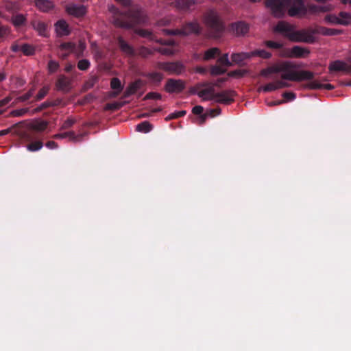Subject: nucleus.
Returning a JSON list of instances; mask_svg holds the SVG:
<instances>
[{
  "instance_id": "58836bf2",
  "label": "nucleus",
  "mask_w": 351,
  "mask_h": 351,
  "mask_svg": "<svg viewBox=\"0 0 351 351\" xmlns=\"http://www.w3.org/2000/svg\"><path fill=\"white\" fill-rule=\"evenodd\" d=\"M21 51L25 56H32L34 53V48L29 44H23L21 46Z\"/></svg>"
},
{
  "instance_id": "69168bd1",
  "label": "nucleus",
  "mask_w": 351,
  "mask_h": 351,
  "mask_svg": "<svg viewBox=\"0 0 351 351\" xmlns=\"http://www.w3.org/2000/svg\"><path fill=\"white\" fill-rule=\"evenodd\" d=\"M45 146L49 148V149H56L58 148V145L57 144V143H56L55 141H48L46 144H45Z\"/></svg>"
},
{
  "instance_id": "c03bdc74",
  "label": "nucleus",
  "mask_w": 351,
  "mask_h": 351,
  "mask_svg": "<svg viewBox=\"0 0 351 351\" xmlns=\"http://www.w3.org/2000/svg\"><path fill=\"white\" fill-rule=\"evenodd\" d=\"M60 65L59 63L54 60H50L48 62V70L50 73H53L57 71Z\"/></svg>"
},
{
  "instance_id": "f704fd0d",
  "label": "nucleus",
  "mask_w": 351,
  "mask_h": 351,
  "mask_svg": "<svg viewBox=\"0 0 351 351\" xmlns=\"http://www.w3.org/2000/svg\"><path fill=\"white\" fill-rule=\"evenodd\" d=\"M339 21H344L345 23H340V25H347L351 21V14L346 12H340L339 14Z\"/></svg>"
},
{
  "instance_id": "20e7f679",
  "label": "nucleus",
  "mask_w": 351,
  "mask_h": 351,
  "mask_svg": "<svg viewBox=\"0 0 351 351\" xmlns=\"http://www.w3.org/2000/svg\"><path fill=\"white\" fill-rule=\"evenodd\" d=\"M274 32L282 34L293 42H312L311 36L306 34V29L295 30V26L284 21H279L274 29Z\"/></svg>"
},
{
  "instance_id": "473e14b6",
  "label": "nucleus",
  "mask_w": 351,
  "mask_h": 351,
  "mask_svg": "<svg viewBox=\"0 0 351 351\" xmlns=\"http://www.w3.org/2000/svg\"><path fill=\"white\" fill-rule=\"evenodd\" d=\"M152 125L148 121H143L136 125V130L141 132H149Z\"/></svg>"
},
{
  "instance_id": "b1692460",
  "label": "nucleus",
  "mask_w": 351,
  "mask_h": 351,
  "mask_svg": "<svg viewBox=\"0 0 351 351\" xmlns=\"http://www.w3.org/2000/svg\"><path fill=\"white\" fill-rule=\"evenodd\" d=\"M70 82L64 75H60L56 83V86L58 90L67 92L69 90Z\"/></svg>"
},
{
  "instance_id": "393cba45",
  "label": "nucleus",
  "mask_w": 351,
  "mask_h": 351,
  "mask_svg": "<svg viewBox=\"0 0 351 351\" xmlns=\"http://www.w3.org/2000/svg\"><path fill=\"white\" fill-rule=\"evenodd\" d=\"M250 58H252L251 52L234 53L231 56L232 62L237 64H241L243 61Z\"/></svg>"
},
{
  "instance_id": "f03ea898",
  "label": "nucleus",
  "mask_w": 351,
  "mask_h": 351,
  "mask_svg": "<svg viewBox=\"0 0 351 351\" xmlns=\"http://www.w3.org/2000/svg\"><path fill=\"white\" fill-rule=\"evenodd\" d=\"M265 4L276 18L283 17L287 10L291 17L304 16L307 12L304 0H265Z\"/></svg>"
},
{
  "instance_id": "dca6fc26",
  "label": "nucleus",
  "mask_w": 351,
  "mask_h": 351,
  "mask_svg": "<svg viewBox=\"0 0 351 351\" xmlns=\"http://www.w3.org/2000/svg\"><path fill=\"white\" fill-rule=\"evenodd\" d=\"M85 134H75L73 131L65 132L63 133H59L54 134L52 137L55 139H62L69 138L70 141L73 142H80L82 141V138Z\"/></svg>"
},
{
  "instance_id": "f8f14e48",
  "label": "nucleus",
  "mask_w": 351,
  "mask_h": 351,
  "mask_svg": "<svg viewBox=\"0 0 351 351\" xmlns=\"http://www.w3.org/2000/svg\"><path fill=\"white\" fill-rule=\"evenodd\" d=\"M236 92L232 90H225L219 93H217L214 95L213 101L216 103L223 104H230L234 101V97L236 96Z\"/></svg>"
},
{
  "instance_id": "aec40b11",
  "label": "nucleus",
  "mask_w": 351,
  "mask_h": 351,
  "mask_svg": "<svg viewBox=\"0 0 351 351\" xmlns=\"http://www.w3.org/2000/svg\"><path fill=\"white\" fill-rule=\"evenodd\" d=\"M143 86V82L141 79H138L134 82L130 83L127 87L124 97H128L132 95L135 94L138 90H140Z\"/></svg>"
},
{
  "instance_id": "a211bd4d",
  "label": "nucleus",
  "mask_w": 351,
  "mask_h": 351,
  "mask_svg": "<svg viewBox=\"0 0 351 351\" xmlns=\"http://www.w3.org/2000/svg\"><path fill=\"white\" fill-rule=\"evenodd\" d=\"M56 32L59 36H68L71 33L68 23L64 20H59L55 23Z\"/></svg>"
},
{
  "instance_id": "a18cd8bd",
  "label": "nucleus",
  "mask_w": 351,
  "mask_h": 351,
  "mask_svg": "<svg viewBox=\"0 0 351 351\" xmlns=\"http://www.w3.org/2000/svg\"><path fill=\"white\" fill-rule=\"evenodd\" d=\"M76 121L73 118H68L66 120H65L62 125H61V130H67L71 128L75 123Z\"/></svg>"
},
{
  "instance_id": "f3484780",
  "label": "nucleus",
  "mask_w": 351,
  "mask_h": 351,
  "mask_svg": "<svg viewBox=\"0 0 351 351\" xmlns=\"http://www.w3.org/2000/svg\"><path fill=\"white\" fill-rule=\"evenodd\" d=\"M66 12L75 17H82L86 14V8L82 5L71 4L66 7Z\"/></svg>"
},
{
  "instance_id": "ea45409f",
  "label": "nucleus",
  "mask_w": 351,
  "mask_h": 351,
  "mask_svg": "<svg viewBox=\"0 0 351 351\" xmlns=\"http://www.w3.org/2000/svg\"><path fill=\"white\" fill-rule=\"evenodd\" d=\"M278 90L276 82H271L267 84L265 86L260 87L258 91L263 90L264 92H271Z\"/></svg>"
},
{
  "instance_id": "6e6d98bb",
  "label": "nucleus",
  "mask_w": 351,
  "mask_h": 351,
  "mask_svg": "<svg viewBox=\"0 0 351 351\" xmlns=\"http://www.w3.org/2000/svg\"><path fill=\"white\" fill-rule=\"evenodd\" d=\"M49 107H51V104H50V101H46L43 103H42L38 107H37L36 109H35V111L36 112H40L43 110H45V109H47Z\"/></svg>"
},
{
  "instance_id": "2f4dec72",
  "label": "nucleus",
  "mask_w": 351,
  "mask_h": 351,
  "mask_svg": "<svg viewBox=\"0 0 351 351\" xmlns=\"http://www.w3.org/2000/svg\"><path fill=\"white\" fill-rule=\"evenodd\" d=\"M252 57L259 56L263 59H269L271 57V53L264 49H256L251 52Z\"/></svg>"
},
{
  "instance_id": "774afa93",
  "label": "nucleus",
  "mask_w": 351,
  "mask_h": 351,
  "mask_svg": "<svg viewBox=\"0 0 351 351\" xmlns=\"http://www.w3.org/2000/svg\"><path fill=\"white\" fill-rule=\"evenodd\" d=\"M12 100V97H6L2 100L0 101V108L6 106L10 103V101Z\"/></svg>"
},
{
  "instance_id": "0e129e2a",
  "label": "nucleus",
  "mask_w": 351,
  "mask_h": 351,
  "mask_svg": "<svg viewBox=\"0 0 351 351\" xmlns=\"http://www.w3.org/2000/svg\"><path fill=\"white\" fill-rule=\"evenodd\" d=\"M308 9L311 13H319V5L311 4L308 5Z\"/></svg>"
},
{
  "instance_id": "680f3d73",
  "label": "nucleus",
  "mask_w": 351,
  "mask_h": 351,
  "mask_svg": "<svg viewBox=\"0 0 351 351\" xmlns=\"http://www.w3.org/2000/svg\"><path fill=\"white\" fill-rule=\"evenodd\" d=\"M220 113H221V109L219 108H215V109H210L208 111V114L211 117H214L215 116L220 114Z\"/></svg>"
},
{
  "instance_id": "6ab92c4d",
  "label": "nucleus",
  "mask_w": 351,
  "mask_h": 351,
  "mask_svg": "<svg viewBox=\"0 0 351 351\" xmlns=\"http://www.w3.org/2000/svg\"><path fill=\"white\" fill-rule=\"evenodd\" d=\"M198 0H177L176 5L183 11H189L194 8V6L199 3Z\"/></svg>"
},
{
  "instance_id": "37998d69",
  "label": "nucleus",
  "mask_w": 351,
  "mask_h": 351,
  "mask_svg": "<svg viewBox=\"0 0 351 351\" xmlns=\"http://www.w3.org/2000/svg\"><path fill=\"white\" fill-rule=\"evenodd\" d=\"M90 63L86 59L80 60L77 62V68L81 71H86L90 67Z\"/></svg>"
},
{
  "instance_id": "7c9ffc66",
  "label": "nucleus",
  "mask_w": 351,
  "mask_h": 351,
  "mask_svg": "<svg viewBox=\"0 0 351 351\" xmlns=\"http://www.w3.org/2000/svg\"><path fill=\"white\" fill-rule=\"evenodd\" d=\"M75 44L72 42L62 43L60 45V49L69 53H72L75 49Z\"/></svg>"
},
{
  "instance_id": "c85d7f7f",
  "label": "nucleus",
  "mask_w": 351,
  "mask_h": 351,
  "mask_svg": "<svg viewBox=\"0 0 351 351\" xmlns=\"http://www.w3.org/2000/svg\"><path fill=\"white\" fill-rule=\"evenodd\" d=\"M309 88H311L312 89L324 88V89H326V90H333L335 88L334 86L330 84H320L315 81L310 83Z\"/></svg>"
},
{
  "instance_id": "49530a36",
  "label": "nucleus",
  "mask_w": 351,
  "mask_h": 351,
  "mask_svg": "<svg viewBox=\"0 0 351 351\" xmlns=\"http://www.w3.org/2000/svg\"><path fill=\"white\" fill-rule=\"evenodd\" d=\"M217 62L224 66H230L232 63L230 62L228 58V53H224L220 58H218Z\"/></svg>"
},
{
  "instance_id": "5fc2aeb1",
  "label": "nucleus",
  "mask_w": 351,
  "mask_h": 351,
  "mask_svg": "<svg viewBox=\"0 0 351 351\" xmlns=\"http://www.w3.org/2000/svg\"><path fill=\"white\" fill-rule=\"evenodd\" d=\"M171 19L169 17H165L163 19H160L157 22L158 26H167L171 23Z\"/></svg>"
},
{
  "instance_id": "6e6552de",
  "label": "nucleus",
  "mask_w": 351,
  "mask_h": 351,
  "mask_svg": "<svg viewBox=\"0 0 351 351\" xmlns=\"http://www.w3.org/2000/svg\"><path fill=\"white\" fill-rule=\"evenodd\" d=\"M21 138L24 141L29 142L26 146L27 149L29 152H37L43 147L42 141L38 139L37 134L34 132H25L21 134Z\"/></svg>"
},
{
  "instance_id": "338daca9",
  "label": "nucleus",
  "mask_w": 351,
  "mask_h": 351,
  "mask_svg": "<svg viewBox=\"0 0 351 351\" xmlns=\"http://www.w3.org/2000/svg\"><path fill=\"white\" fill-rule=\"evenodd\" d=\"M278 89L289 87V84L287 82L278 80L276 82Z\"/></svg>"
},
{
  "instance_id": "72a5a7b5",
  "label": "nucleus",
  "mask_w": 351,
  "mask_h": 351,
  "mask_svg": "<svg viewBox=\"0 0 351 351\" xmlns=\"http://www.w3.org/2000/svg\"><path fill=\"white\" fill-rule=\"evenodd\" d=\"M26 21L25 17L23 14H16L13 16L12 18V22L14 26H21L23 25Z\"/></svg>"
},
{
  "instance_id": "4468645a",
  "label": "nucleus",
  "mask_w": 351,
  "mask_h": 351,
  "mask_svg": "<svg viewBox=\"0 0 351 351\" xmlns=\"http://www.w3.org/2000/svg\"><path fill=\"white\" fill-rule=\"evenodd\" d=\"M117 40L121 51L126 56L132 58L136 56V51L135 49L127 43L123 37L118 36Z\"/></svg>"
},
{
  "instance_id": "ddd939ff",
  "label": "nucleus",
  "mask_w": 351,
  "mask_h": 351,
  "mask_svg": "<svg viewBox=\"0 0 351 351\" xmlns=\"http://www.w3.org/2000/svg\"><path fill=\"white\" fill-rule=\"evenodd\" d=\"M164 88L168 93H180L185 88V84L182 80L170 78L167 80Z\"/></svg>"
},
{
  "instance_id": "0eeeda50",
  "label": "nucleus",
  "mask_w": 351,
  "mask_h": 351,
  "mask_svg": "<svg viewBox=\"0 0 351 351\" xmlns=\"http://www.w3.org/2000/svg\"><path fill=\"white\" fill-rule=\"evenodd\" d=\"M157 68L170 75H179L185 71L184 65L179 61L176 62H158Z\"/></svg>"
},
{
  "instance_id": "bb28decb",
  "label": "nucleus",
  "mask_w": 351,
  "mask_h": 351,
  "mask_svg": "<svg viewBox=\"0 0 351 351\" xmlns=\"http://www.w3.org/2000/svg\"><path fill=\"white\" fill-rule=\"evenodd\" d=\"M136 56H138L143 58H147L148 57L153 56L155 50L154 49H149L144 46H141L136 50Z\"/></svg>"
},
{
  "instance_id": "4be33fe9",
  "label": "nucleus",
  "mask_w": 351,
  "mask_h": 351,
  "mask_svg": "<svg viewBox=\"0 0 351 351\" xmlns=\"http://www.w3.org/2000/svg\"><path fill=\"white\" fill-rule=\"evenodd\" d=\"M35 5L36 8L43 12H47L54 7L53 3L49 0H36Z\"/></svg>"
},
{
  "instance_id": "c756f323",
  "label": "nucleus",
  "mask_w": 351,
  "mask_h": 351,
  "mask_svg": "<svg viewBox=\"0 0 351 351\" xmlns=\"http://www.w3.org/2000/svg\"><path fill=\"white\" fill-rule=\"evenodd\" d=\"M200 87H206L208 94L209 95L208 97H206V99L208 100H213L215 97L214 95L217 94V93L215 92V85L214 84H210L208 83H204L199 85Z\"/></svg>"
},
{
  "instance_id": "8fccbe9b",
  "label": "nucleus",
  "mask_w": 351,
  "mask_h": 351,
  "mask_svg": "<svg viewBox=\"0 0 351 351\" xmlns=\"http://www.w3.org/2000/svg\"><path fill=\"white\" fill-rule=\"evenodd\" d=\"M34 89L32 88L26 93L21 95L18 97V100L20 101H26L29 99L34 95Z\"/></svg>"
},
{
  "instance_id": "2eb2a0df",
  "label": "nucleus",
  "mask_w": 351,
  "mask_h": 351,
  "mask_svg": "<svg viewBox=\"0 0 351 351\" xmlns=\"http://www.w3.org/2000/svg\"><path fill=\"white\" fill-rule=\"evenodd\" d=\"M349 61L351 63V56L349 59ZM328 69L330 72L345 71L348 73H351V64H347L346 63L341 60H336L330 62Z\"/></svg>"
},
{
  "instance_id": "cd10ccee",
  "label": "nucleus",
  "mask_w": 351,
  "mask_h": 351,
  "mask_svg": "<svg viewBox=\"0 0 351 351\" xmlns=\"http://www.w3.org/2000/svg\"><path fill=\"white\" fill-rule=\"evenodd\" d=\"M221 51L217 47H213L208 49L205 51L204 59L205 60H208L214 58L216 56H219Z\"/></svg>"
},
{
  "instance_id": "603ef678",
  "label": "nucleus",
  "mask_w": 351,
  "mask_h": 351,
  "mask_svg": "<svg viewBox=\"0 0 351 351\" xmlns=\"http://www.w3.org/2000/svg\"><path fill=\"white\" fill-rule=\"evenodd\" d=\"M161 98L162 95L160 93L155 92H149L145 96L143 99H160Z\"/></svg>"
},
{
  "instance_id": "412c9836",
  "label": "nucleus",
  "mask_w": 351,
  "mask_h": 351,
  "mask_svg": "<svg viewBox=\"0 0 351 351\" xmlns=\"http://www.w3.org/2000/svg\"><path fill=\"white\" fill-rule=\"evenodd\" d=\"M33 28L38 33V34L43 37L48 36V26L47 25L40 21H34L32 22Z\"/></svg>"
},
{
  "instance_id": "052dcab7",
  "label": "nucleus",
  "mask_w": 351,
  "mask_h": 351,
  "mask_svg": "<svg viewBox=\"0 0 351 351\" xmlns=\"http://www.w3.org/2000/svg\"><path fill=\"white\" fill-rule=\"evenodd\" d=\"M204 111V108L202 106H195L192 109V112L195 114L201 115Z\"/></svg>"
},
{
  "instance_id": "de8ad7c7",
  "label": "nucleus",
  "mask_w": 351,
  "mask_h": 351,
  "mask_svg": "<svg viewBox=\"0 0 351 351\" xmlns=\"http://www.w3.org/2000/svg\"><path fill=\"white\" fill-rule=\"evenodd\" d=\"M49 88L47 86L43 87L38 93L36 96V100L40 101L43 99L48 93Z\"/></svg>"
},
{
  "instance_id": "39448f33",
  "label": "nucleus",
  "mask_w": 351,
  "mask_h": 351,
  "mask_svg": "<svg viewBox=\"0 0 351 351\" xmlns=\"http://www.w3.org/2000/svg\"><path fill=\"white\" fill-rule=\"evenodd\" d=\"M204 25L213 38H219L224 31V24L218 12L214 10L206 11L202 17Z\"/></svg>"
},
{
  "instance_id": "a19ab883",
  "label": "nucleus",
  "mask_w": 351,
  "mask_h": 351,
  "mask_svg": "<svg viewBox=\"0 0 351 351\" xmlns=\"http://www.w3.org/2000/svg\"><path fill=\"white\" fill-rule=\"evenodd\" d=\"M186 114V110H180L178 112H175L173 113L169 114L166 118V121H170L172 119H178L180 117H184Z\"/></svg>"
},
{
  "instance_id": "09e8293b",
  "label": "nucleus",
  "mask_w": 351,
  "mask_h": 351,
  "mask_svg": "<svg viewBox=\"0 0 351 351\" xmlns=\"http://www.w3.org/2000/svg\"><path fill=\"white\" fill-rule=\"evenodd\" d=\"M265 45L271 49H281L282 47V44L278 42L271 41V40H267L265 42Z\"/></svg>"
},
{
  "instance_id": "f257e3e1",
  "label": "nucleus",
  "mask_w": 351,
  "mask_h": 351,
  "mask_svg": "<svg viewBox=\"0 0 351 351\" xmlns=\"http://www.w3.org/2000/svg\"><path fill=\"white\" fill-rule=\"evenodd\" d=\"M125 8H128L125 12H121L114 5L109 7L112 14L111 21L117 27L132 29L138 24L145 23L146 19L143 12L139 9L130 8L131 0H114Z\"/></svg>"
},
{
  "instance_id": "4d7b16f0",
  "label": "nucleus",
  "mask_w": 351,
  "mask_h": 351,
  "mask_svg": "<svg viewBox=\"0 0 351 351\" xmlns=\"http://www.w3.org/2000/svg\"><path fill=\"white\" fill-rule=\"evenodd\" d=\"M282 97L287 100V101H292L295 99L296 95L293 92H285L282 93Z\"/></svg>"
},
{
  "instance_id": "7ed1b4c3",
  "label": "nucleus",
  "mask_w": 351,
  "mask_h": 351,
  "mask_svg": "<svg viewBox=\"0 0 351 351\" xmlns=\"http://www.w3.org/2000/svg\"><path fill=\"white\" fill-rule=\"evenodd\" d=\"M293 67V65L288 62H285L280 64H276L268 66L266 69H262L261 75L263 77H267L272 73L283 72L281 75V78L282 80L294 82L311 80L313 79L315 76L314 73L309 71H293L291 70Z\"/></svg>"
},
{
  "instance_id": "13d9d810",
  "label": "nucleus",
  "mask_w": 351,
  "mask_h": 351,
  "mask_svg": "<svg viewBox=\"0 0 351 351\" xmlns=\"http://www.w3.org/2000/svg\"><path fill=\"white\" fill-rule=\"evenodd\" d=\"M333 10V6L330 4L319 5V12H327Z\"/></svg>"
},
{
  "instance_id": "423d86ee",
  "label": "nucleus",
  "mask_w": 351,
  "mask_h": 351,
  "mask_svg": "<svg viewBox=\"0 0 351 351\" xmlns=\"http://www.w3.org/2000/svg\"><path fill=\"white\" fill-rule=\"evenodd\" d=\"M165 35L189 36L190 34L199 35L202 32V27L197 19L186 22L181 29H162Z\"/></svg>"
},
{
  "instance_id": "c9c22d12",
  "label": "nucleus",
  "mask_w": 351,
  "mask_h": 351,
  "mask_svg": "<svg viewBox=\"0 0 351 351\" xmlns=\"http://www.w3.org/2000/svg\"><path fill=\"white\" fill-rule=\"evenodd\" d=\"M47 128V122L42 121L40 122H38L34 125H32V131L34 132L36 134V132H43Z\"/></svg>"
},
{
  "instance_id": "9b49d317",
  "label": "nucleus",
  "mask_w": 351,
  "mask_h": 351,
  "mask_svg": "<svg viewBox=\"0 0 351 351\" xmlns=\"http://www.w3.org/2000/svg\"><path fill=\"white\" fill-rule=\"evenodd\" d=\"M249 29V24L243 21L232 23L229 25V31L236 36H245L248 33Z\"/></svg>"
},
{
  "instance_id": "79ce46f5",
  "label": "nucleus",
  "mask_w": 351,
  "mask_h": 351,
  "mask_svg": "<svg viewBox=\"0 0 351 351\" xmlns=\"http://www.w3.org/2000/svg\"><path fill=\"white\" fill-rule=\"evenodd\" d=\"M226 71V69L221 68L220 66L214 65L210 68V74L212 75H219L223 74Z\"/></svg>"
},
{
  "instance_id": "4c0bfd02",
  "label": "nucleus",
  "mask_w": 351,
  "mask_h": 351,
  "mask_svg": "<svg viewBox=\"0 0 351 351\" xmlns=\"http://www.w3.org/2000/svg\"><path fill=\"white\" fill-rule=\"evenodd\" d=\"M324 20L326 22L331 24L345 23L344 21H340L339 18L335 14H327Z\"/></svg>"
},
{
  "instance_id": "5701e85b",
  "label": "nucleus",
  "mask_w": 351,
  "mask_h": 351,
  "mask_svg": "<svg viewBox=\"0 0 351 351\" xmlns=\"http://www.w3.org/2000/svg\"><path fill=\"white\" fill-rule=\"evenodd\" d=\"M310 51L305 48L300 46H294L291 48L290 51V57L292 58H304L309 54Z\"/></svg>"
},
{
  "instance_id": "e433bc0d",
  "label": "nucleus",
  "mask_w": 351,
  "mask_h": 351,
  "mask_svg": "<svg viewBox=\"0 0 351 351\" xmlns=\"http://www.w3.org/2000/svg\"><path fill=\"white\" fill-rule=\"evenodd\" d=\"M110 86L112 89L117 90V93H119L123 90V86L121 85V81L117 77H113L111 80Z\"/></svg>"
},
{
  "instance_id": "3c124183",
  "label": "nucleus",
  "mask_w": 351,
  "mask_h": 351,
  "mask_svg": "<svg viewBox=\"0 0 351 351\" xmlns=\"http://www.w3.org/2000/svg\"><path fill=\"white\" fill-rule=\"evenodd\" d=\"M10 33V29L5 25L0 24V39H3Z\"/></svg>"
},
{
  "instance_id": "a878e982",
  "label": "nucleus",
  "mask_w": 351,
  "mask_h": 351,
  "mask_svg": "<svg viewBox=\"0 0 351 351\" xmlns=\"http://www.w3.org/2000/svg\"><path fill=\"white\" fill-rule=\"evenodd\" d=\"M145 77L149 79L150 83L158 85L163 79V75L158 72H151L145 74Z\"/></svg>"
},
{
  "instance_id": "1a4fd4ad",
  "label": "nucleus",
  "mask_w": 351,
  "mask_h": 351,
  "mask_svg": "<svg viewBox=\"0 0 351 351\" xmlns=\"http://www.w3.org/2000/svg\"><path fill=\"white\" fill-rule=\"evenodd\" d=\"M341 31L337 29L328 28L323 26H316L314 28H308L306 29V34L311 36L312 42H306V43H313L315 41V34H321L323 36H335L339 35Z\"/></svg>"
},
{
  "instance_id": "e2e57ef3",
  "label": "nucleus",
  "mask_w": 351,
  "mask_h": 351,
  "mask_svg": "<svg viewBox=\"0 0 351 351\" xmlns=\"http://www.w3.org/2000/svg\"><path fill=\"white\" fill-rule=\"evenodd\" d=\"M121 107V105L119 103H112V104H108L106 105V109L108 110H118Z\"/></svg>"
},
{
  "instance_id": "9d476101",
  "label": "nucleus",
  "mask_w": 351,
  "mask_h": 351,
  "mask_svg": "<svg viewBox=\"0 0 351 351\" xmlns=\"http://www.w3.org/2000/svg\"><path fill=\"white\" fill-rule=\"evenodd\" d=\"M135 32L141 37L147 38L149 40L154 41L157 43L167 45V46H173L175 45V41L172 39L164 40L162 38L158 39L156 36L152 34V32L147 29H136Z\"/></svg>"
},
{
  "instance_id": "864d4df0",
  "label": "nucleus",
  "mask_w": 351,
  "mask_h": 351,
  "mask_svg": "<svg viewBox=\"0 0 351 351\" xmlns=\"http://www.w3.org/2000/svg\"><path fill=\"white\" fill-rule=\"evenodd\" d=\"M155 51H158L163 55H171L173 51L171 49L167 47H157L154 48Z\"/></svg>"
},
{
  "instance_id": "bf43d9fd",
  "label": "nucleus",
  "mask_w": 351,
  "mask_h": 351,
  "mask_svg": "<svg viewBox=\"0 0 351 351\" xmlns=\"http://www.w3.org/2000/svg\"><path fill=\"white\" fill-rule=\"evenodd\" d=\"M27 112L26 109H18L12 111L11 114L13 117H21Z\"/></svg>"
}]
</instances>
